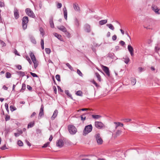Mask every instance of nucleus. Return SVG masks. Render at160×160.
<instances>
[{
    "instance_id": "9d476101",
    "label": "nucleus",
    "mask_w": 160,
    "mask_h": 160,
    "mask_svg": "<svg viewBox=\"0 0 160 160\" xmlns=\"http://www.w3.org/2000/svg\"><path fill=\"white\" fill-rule=\"evenodd\" d=\"M128 48L131 55L132 56H133L134 55V50L133 48L130 45H128Z\"/></svg>"
},
{
    "instance_id": "c03bdc74",
    "label": "nucleus",
    "mask_w": 160,
    "mask_h": 160,
    "mask_svg": "<svg viewBox=\"0 0 160 160\" xmlns=\"http://www.w3.org/2000/svg\"><path fill=\"white\" fill-rule=\"evenodd\" d=\"M77 73L80 76L82 77L83 74L82 73V72L80 71L78 69H77Z\"/></svg>"
},
{
    "instance_id": "aec40b11",
    "label": "nucleus",
    "mask_w": 160,
    "mask_h": 160,
    "mask_svg": "<svg viewBox=\"0 0 160 160\" xmlns=\"http://www.w3.org/2000/svg\"><path fill=\"white\" fill-rule=\"evenodd\" d=\"M58 111L56 109L53 114L51 118L52 120H53L54 119V118L57 117L58 113Z\"/></svg>"
},
{
    "instance_id": "1a4fd4ad",
    "label": "nucleus",
    "mask_w": 160,
    "mask_h": 160,
    "mask_svg": "<svg viewBox=\"0 0 160 160\" xmlns=\"http://www.w3.org/2000/svg\"><path fill=\"white\" fill-rule=\"evenodd\" d=\"M14 16L15 19H17L18 18H19V14L18 12V10L16 9L15 8L14 10Z\"/></svg>"
},
{
    "instance_id": "79ce46f5",
    "label": "nucleus",
    "mask_w": 160,
    "mask_h": 160,
    "mask_svg": "<svg viewBox=\"0 0 160 160\" xmlns=\"http://www.w3.org/2000/svg\"><path fill=\"white\" fill-rule=\"evenodd\" d=\"M10 110L12 112H13L16 109V108L15 107H14L13 106H11L10 107Z\"/></svg>"
},
{
    "instance_id": "473e14b6",
    "label": "nucleus",
    "mask_w": 160,
    "mask_h": 160,
    "mask_svg": "<svg viewBox=\"0 0 160 160\" xmlns=\"http://www.w3.org/2000/svg\"><path fill=\"white\" fill-rule=\"evenodd\" d=\"M39 31L40 32L42 36H43L44 35V33L43 29L41 27L39 29Z\"/></svg>"
},
{
    "instance_id": "412c9836",
    "label": "nucleus",
    "mask_w": 160,
    "mask_h": 160,
    "mask_svg": "<svg viewBox=\"0 0 160 160\" xmlns=\"http://www.w3.org/2000/svg\"><path fill=\"white\" fill-rule=\"evenodd\" d=\"M63 14L64 15V17L66 20H67V12L66 9V8L65 7L63 8Z\"/></svg>"
},
{
    "instance_id": "69168bd1",
    "label": "nucleus",
    "mask_w": 160,
    "mask_h": 160,
    "mask_svg": "<svg viewBox=\"0 0 160 160\" xmlns=\"http://www.w3.org/2000/svg\"><path fill=\"white\" fill-rule=\"evenodd\" d=\"M58 92L60 91L61 92H62L63 91L62 89L59 86H58Z\"/></svg>"
},
{
    "instance_id": "6ab92c4d",
    "label": "nucleus",
    "mask_w": 160,
    "mask_h": 160,
    "mask_svg": "<svg viewBox=\"0 0 160 160\" xmlns=\"http://www.w3.org/2000/svg\"><path fill=\"white\" fill-rule=\"evenodd\" d=\"M58 29L62 31V32H66L67 29L66 28L63 26H58Z\"/></svg>"
},
{
    "instance_id": "bf43d9fd",
    "label": "nucleus",
    "mask_w": 160,
    "mask_h": 160,
    "mask_svg": "<svg viewBox=\"0 0 160 160\" xmlns=\"http://www.w3.org/2000/svg\"><path fill=\"white\" fill-rule=\"evenodd\" d=\"M62 6V4L61 3H58L57 5V7L58 8H60Z\"/></svg>"
},
{
    "instance_id": "b1692460",
    "label": "nucleus",
    "mask_w": 160,
    "mask_h": 160,
    "mask_svg": "<svg viewBox=\"0 0 160 160\" xmlns=\"http://www.w3.org/2000/svg\"><path fill=\"white\" fill-rule=\"evenodd\" d=\"M34 125V122H30L28 125V128H31L33 127Z\"/></svg>"
},
{
    "instance_id": "052dcab7",
    "label": "nucleus",
    "mask_w": 160,
    "mask_h": 160,
    "mask_svg": "<svg viewBox=\"0 0 160 160\" xmlns=\"http://www.w3.org/2000/svg\"><path fill=\"white\" fill-rule=\"evenodd\" d=\"M117 37L116 35H114L112 36V39L113 41H115L117 39Z\"/></svg>"
},
{
    "instance_id": "c9c22d12",
    "label": "nucleus",
    "mask_w": 160,
    "mask_h": 160,
    "mask_svg": "<svg viewBox=\"0 0 160 160\" xmlns=\"http://www.w3.org/2000/svg\"><path fill=\"white\" fill-rule=\"evenodd\" d=\"M66 65L72 71L73 70L72 67L71 66V65L68 63H66Z\"/></svg>"
},
{
    "instance_id": "5701e85b",
    "label": "nucleus",
    "mask_w": 160,
    "mask_h": 160,
    "mask_svg": "<svg viewBox=\"0 0 160 160\" xmlns=\"http://www.w3.org/2000/svg\"><path fill=\"white\" fill-rule=\"evenodd\" d=\"M92 117L95 119H98L100 118L101 116L100 115H96V114H92Z\"/></svg>"
},
{
    "instance_id": "cd10ccee",
    "label": "nucleus",
    "mask_w": 160,
    "mask_h": 160,
    "mask_svg": "<svg viewBox=\"0 0 160 160\" xmlns=\"http://www.w3.org/2000/svg\"><path fill=\"white\" fill-rule=\"evenodd\" d=\"M74 23L77 27H78L79 25V22L77 18H75L74 20Z\"/></svg>"
},
{
    "instance_id": "37998d69",
    "label": "nucleus",
    "mask_w": 160,
    "mask_h": 160,
    "mask_svg": "<svg viewBox=\"0 0 160 160\" xmlns=\"http://www.w3.org/2000/svg\"><path fill=\"white\" fill-rule=\"evenodd\" d=\"M74 9L76 11H79V8L76 4H74L73 6Z\"/></svg>"
},
{
    "instance_id": "f257e3e1",
    "label": "nucleus",
    "mask_w": 160,
    "mask_h": 160,
    "mask_svg": "<svg viewBox=\"0 0 160 160\" xmlns=\"http://www.w3.org/2000/svg\"><path fill=\"white\" fill-rule=\"evenodd\" d=\"M92 127L91 124L86 126L83 131V135H86L88 134L92 131Z\"/></svg>"
},
{
    "instance_id": "49530a36",
    "label": "nucleus",
    "mask_w": 160,
    "mask_h": 160,
    "mask_svg": "<svg viewBox=\"0 0 160 160\" xmlns=\"http://www.w3.org/2000/svg\"><path fill=\"white\" fill-rule=\"evenodd\" d=\"M5 6V4L4 2L2 1H0V7H3Z\"/></svg>"
},
{
    "instance_id": "ddd939ff",
    "label": "nucleus",
    "mask_w": 160,
    "mask_h": 160,
    "mask_svg": "<svg viewBox=\"0 0 160 160\" xmlns=\"http://www.w3.org/2000/svg\"><path fill=\"white\" fill-rule=\"evenodd\" d=\"M88 113H85L80 116L81 120L82 121L84 122L86 119V115H88Z\"/></svg>"
},
{
    "instance_id": "f704fd0d",
    "label": "nucleus",
    "mask_w": 160,
    "mask_h": 160,
    "mask_svg": "<svg viewBox=\"0 0 160 160\" xmlns=\"http://www.w3.org/2000/svg\"><path fill=\"white\" fill-rule=\"evenodd\" d=\"M18 74L22 77H23L25 75L24 72L21 71H19L18 72Z\"/></svg>"
},
{
    "instance_id": "4c0bfd02",
    "label": "nucleus",
    "mask_w": 160,
    "mask_h": 160,
    "mask_svg": "<svg viewBox=\"0 0 160 160\" xmlns=\"http://www.w3.org/2000/svg\"><path fill=\"white\" fill-rule=\"evenodd\" d=\"M65 93L68 96H69V97L71 98H72V95L70 94V93H69V91L68 90H65Z\"/></svg>"
},
{
    "instance_id": "f3484780",
    "label": "nucleus",
    "mask_w": 160,
    "mask_h": 160,
    "mask_svg": "<svg viewBox=\"0 0 160 160\" xmlns=\"http://www.w3.org/2000/svg\"><path fill=\"white\" fill-rule=\"evenodd\" d=\"M114 123L115 125V129H117L118 127L119 126L122 127L123 126V124L119 122H115Z\"/></svg>"
},
{
    "instance_id": "de8ad7c7",
    "label": "nucleus",
    "mask_w": 160,
    "mask_h": 160,
    "mask_svg": "<svg viewBox=\"0 0 160 160\" xmlns=\"http://www.w3.org/2000/svg\"><path fill=\"white\" fill-rule=\"evenodd\" d=\"M56 79L59 82L60 81V76L58 75L57 74L56 76Z\"/></svg>"
},
{
    "instance_id": "72a5a7b5",
    "label": "nucleus",
    "mask_w": 160,
    "mask_h": 160,
    "mask_svg": "<svg viewBox=\"0 0 160 160\" xmlns=\"http://www.w3.org/2000/svg\"><path fill=\"white\" fill-rule=\"evenodd\" d=\"M160 48V47L159 46V45L158 44L156 45V46L155 47V49L156 52H158Z\"/></svg>"
},
{
    "instance_id": "2f4dec72",
    "label": "nucleus",
    "mask_w": 160,
    "mask_h": 160,
    "mask_svg": "<svg viewBox=\"0 0 160 160\" xmlns=\"http://www.w3.org/2000/svg\"><path fill=\"white\" fill-rule=\"evenodd\" d=\"M33 62L34 63V68H36L38 65V62L36 60V61Z\"/></svg>"
},
{
    "instance_id": "39448f33",
    "label": "nucleus",
    "mask_w": 160,
    "mask_h": 160,
    "mask_svg": "<svg viewBox=\"0 0 160 160\" xmlns=\"http://www.w3.org/2000/svg\"><path fill=\"white\" fill-rule=\"evenodd\" d=\"M26 12L27 15L30 17L34 18L35 17L33 11L29 8H27L25 10Z\"/></svg>"
},
{
    "instance_id": "a211bd4d",
    "label": "nucleus",
    "mask_w": 160,
    "mask_h": 160,
    "mask_svg": "<svg viewBox=\"0 0 160 160\" xmlns=\"http://www.w3.org/2000/svg\"><path fill=\"white\" fill-rule=\"evenodd\" d=\"M30 56L32 62L37 60L33 53L31 52H30Z\"/></svg>"
},
{
    "instance_id": "774afa93",
    "label": "nucleus",
    "mask_w": 160,
    "mask_h": 160,
    "mask_svg": "<svg viewBox=\"0 0 160 160\" xmlns=\"http://www.w3.org/2000/svg\"><path fill=\"white\" fill-rule=\"evenodd\" d=\"M17 68L19 69V70H21L22 69V66L20 65H18L17 66Z\"/></svg>"
},
{
    "instance_id": "6e6552de",
    "label": "nucleus",
    "mask_w": 160,
    "mask_h": 160,
    "mask_svg": "<svg viewBox=\"0 0 160 160\" xmlns=\"http://www.w3.org/2000/svg\"><path fill=\"white\" fill-rule=\"evenodd\" d=\"M64 144V142L62 139L58 140L56 142L57 146L60 148H62Z\"/></svg>"
},
{
    "instance_id": "13d9d810",
    "label": "nucleus",
    "mask_w": 160,
    "mask_h": 160,
    "mask_svg": "<svg viewBox=\"0 0 160 160\" xmlns=\"http://www.w3.org/2000/svg\"><path fill=\"white\" fill-rule=\"evenodd\" d=\"M10 116L7 115L6 116V117L5 118V120L6 121H7L9 120L10 119Z\"/></svg>"
},
{
    "instance_id": "603ef678",
    "label": "nucleus",
    "mask_w": 160,
    "mask_h": 160,
    "mask_svg": "<svg viewBox=\"0 0 160 160\" xmlns=\"http://www.w3.org/2000/svg\"><path fill=\"white\" fill-rule=\"evenodd\" d=\"M0 43L2 46L4 47L6 46V44L5 43V42L3 41L2 40H0Z\"/></svg>"
},
{
    "instance_id": "09e8293b",
    "label": "nucleus",
    "mask_w": 160,
    "mask_h": 160,
    "mask_svg": "<svg viewBox=\"0 0 160 160\" xmlns=\"http://www.w3.org/2000/svg\"><path fill=\"white\" fill-rule=\"evenodd\" d=\"M123 120L125 122H130L131 121V119L129 118H125L123 119Z\"/></svg>"
},
{
    "instance_id": "c85d7f7f",
    "label": "nucleus",
    "mask_w": 160,
    "mask_h": 160,
    "mask_svg": "<svg viewBox=\"0 0 160 160\" xmlns=\"http://www.w3.org/2000/svg\"><path fill=\"white\" fill-rule=\"evenodd\" d=\"M95 75L96 77L98 78V80L100 82L101 81V77L99 74L98 72H96Z\"/></svg>"
},
{
    "instance_id": "f03ea898",
    "label": "nucleus",
    "mask_w": 160,
    "mask_h": 160,
    "mask_svg": "<svg viewBox=\"0 0 160 160\" xmlns=\"http://www.w3.org/2000/svg\"><path fill=\"white\" fill-rule=\"evenodd\" d=\"M68 129L70 133L71 134H75L77 132V129L75 127L72 125H70L68 126Z\"/></svg>"
},
{
    "instance_id": "0eeeda50",
    "label": "nucleus",
    "mask_w": 160,
    "mask_h": 160,
    "mask_svg": "<svg viewBox=\"0 0 160 160\" xmlns=\"http://www.w3.org/2000/svg\"><path fill=\"white\" fill-rule=\"evenodd\" d=\"M95 125L97 128L100 129L102 128L104 126V124L101 122L96 121L95 122Z\"/></svg>"
},
{
    "instance_id": "5fc2aeb1",
    "label": "nucleus",
    "mask_w": 160,
    "mask_h": 160,
    "mask_svg": "<svg viewBox=\"0 0 160 160\" xmlns=\"http://www.w3.org/2000/svg\"><path fill=\"white\" fill-rule=\"evenodd\" d=\"M64 32L65 33V34L67 37H70V34L67 31V30H66V32Z\"/></svg>"
},
{
    "instance_id": "dca6fc26",
    "label": "nucleus",
    "mask_w": 160,
    "mask_h": 160,
    "mask_svg": "<svg viewBox=\"0 0 160 160\" xmlns=\"http://www.w3.org/2000/svg\"><path fill=\"white\" fill-rule=\"evenodd\" d=\"M53 35L61 41H63V39L62 36L60 35L57 33H53Z\"/></svg>"
},
{
    "instance_id": "c756f323",
    "label": "nucleus",
    "mask_w": 160,
    "mask_h": 160,
    "mask_svg": "<svg viewBox=\"0 0 160 160\" xmlns=\"http://www.w3.org/2000/svg\"><path fill=\"white\" fill-rule=\"evenodd\" d=\"M76 94L77 96H82V92L81 91L79 90L76 92Z\"/></svg>"
},
{
    "instance_id": "9b49d317",
    "label": "nucleus",
    "mask_w": 160,
    "mask_h": 160,
    "mask_svg": "<svg viewBox=\"0 0 160 160\" xmlns=\"http://www.w3.org/2000/svg\"><path fill=\"white\" fill-rule=\"evenodd\" d=\"M152 9L154 11V12L160 14V13L159 12V11L160 10L157 6L155 5H153L152 7Z\"/></svg>"
},
{
    "instance_id": "a18cd8bd",
    "label": "nucleus",
    "mask_w": 160,
    "mask_h": 160,
    "mask_svg": "<svg viewBox=\"0 0 160 160\" xmlns=\"http://www.w3.org/2000/svg\"><path fill=\"white\" fill-rule=\"evenodd\" d=\"M45 51L46 53L48 54H50L51 52L50 49L48 48H46L45 49Z\"/></svg>"
},
{
    "instance_id": "e433bc0d",
    "label": "nucleus",
    "mask_w": 160,
    "mask_h": 160,
    "mask_svg": "<svg viewBox=\"0 0 160 160\" xmlns=\"http://www.w3.org/2000/svg\"><path fill=\"white\" fill-rule=\"evenodd\" d=\"M26 84L24 83H23L22 84V88L21 90V91L24 90L26 89Z\"/></svg>"
},
{
    "instance_id": "f8f14e48",
    "label": "nucleus",
    "mask_w": 160,
    "mask_h": 160,
    "mask_svg": "<svg viewBox=\"0 0 160 160\" xmlns=\"http://www.w3.org/2000/svg\"><path fill=\"white\" fill-rule=\"evenodd\" d=\"M85 30L88 32H89L91 31V28L89 25L86 24L84 26Z\"/></svg>"
},
{
    "instance_id": "58836bf2",
    "label": "nucleus",
    "mask_w": 160,
    "mask_h": 160,
    "mask_svg": "<svg viewBox=\"0 0 160 160\" xmlns=\"http://www.w3.org/2000/svg\"><path fill=\"white\" fill-rule=\"evenodd\" d=\"M108 56L111 58H113L114 57V54L113 53H108Z\"/></svg>"
},
{
    "instance_id": "a878e982",
    "label": "nucleus",
    "mask_w": 160,
    "mask_h": 160,
    "mask_svg": "<svg viewBox=\"0 0 160 160\" xmlns=\"http://www.w3.org/2000/svg\"><path fill=\"white\" fill-rule=\"evenodd\" d=\"M122 132V131L121 130H117L115 133V137H117V136L120 135L121 134Z\"/></svg>"
},
{
    "instance_id": "a19ab883",
    "label": "nucleus",
    "mask_w": 160,
    "mask_h": 160,
    "mask_svg": "<svg viewBox=\"0 0 160 160\" xmlns=\"http://www.w3.org/2000/svg\"><path fill=\"white\" fill-rule=\"evenodd\" d=\"M18 144L19 146H22L23 145V142L20 140L18 141Z\"/></svg>"
},
{
    "instance_id": "6e6d98bb",
    "label": "nucleus",
    "mask_w": 160,
    "mask_h": 160,
    "mask_svg": "<svg viewBox=\"0 0 160 160\" xmlns=\"http://www.w3.org/2000/svg\"><path fill=\"white\" fill-rule=\"evenodd\" d=\"M5 108H6V109L7 111L8 112H9V109H8V104L7 103H5Z\"/></svg>"
},
{
    "instance_id": "e2e57ef3",
    "label": "nucleus",
    "mask_w": 160,
    "mask_h": 160,
    "mask_svg": "<svg viewBox=\"0 0 160 160\" xmlns=\"http://www.w3.org/2000/svg\"><path fill=\"white\" fill-rule=\"evenodd\" d=\"M27 88L30 91H31L32 89V88L29 85H27Z\"/></svg>"
},
{
    "instance_id": "ea45409f",
    "label": "nucleus",
    "mask_w": 160,
    "mask_h": 160,
    "mask_svg": "<svg viewBox=\"0 0 160 160\" xmlns=\"http://www.w3.org/2000/svg\"><path fill=\"white\" fill-rule=\"evenodd\" d=\"M6 77L7 78H9L11 77V74L9 72H7L6 74Z\"/></svg>"
},
{
    "instance_id": "2eb2a0df",
    "label": "nucleus",
    "mask_w": 160,
    "mask_h": 160,
    "mask_svg": "<svg viewBox=\"0 0 160 160\" xmlns=\"http://www.w3.org/2000/svg\"><path fill=\"white\" fill-rule=\"evenodd\" d=\"M29 38L33 44H36V41L33 36L31 35H29Z\"/></svg>"
},
{
    "instance_id": "680f3d73",
    "label": "nucleus",
    "mask_w": 160,
    "mask_h": 160,
    "mask_svg": "<svg viewBox=\"0 0 160 160\" xmlns=\"http://www.w3.org/2000/svg\"><path fill=\"white\" fill-rule=\"evenodd\" d=\"M14 53L15 54L17 55L18 56H20V54H19V53L18 52V51L16 49H14Z\"/></svg>"
},
{
    "instance_id": "393cba45",
    "label": "nucleus",
    "mask_w": 160,
    "mask_h": 160,
    "mask_svg": "<svg viewBox=\"0 0 160 160\" xmlns=\"http://www.w3.org/2000/svg\"><path fill=\"white\" fill-rule=\"evenodd\" d=\"M106 26L108 27L110 29L112 30H113L114 29V27L111 24H107Z\"/></svg>"
},
{
    "instance_id": "20e7f679",
    "label": "nucleus",
    "mask_w": 160,
    "mask_h": 160,
    "mask_svg": "<svg viewBox=\"0 0 160 160\" xmlns=\"http://www.w3.org/2000/svg\"><path fill=\"white\" fill-rule=\"evenodd\" d=\"M95 137L98 145L101 144L103 142V140L100 136V134L98 133L95 135Z\"/></svg>"
},
{
    "instance_id": "0e129e2a",
    "label": "nucleus",
    "mask_w": 160,
    "mask_h": 160,
    "mask_svg": "<svg viewBox=\"0 0 160 160\" xmlns=\"http://www.w3.org/2000/svg\"><path fill=\"white\" fill-rule=\"evenodd\" d=\"M119 43L121 44L122 46H123L125 44V42L122 41H120L119 42Z\"/></svg>"
},
{
    "instance_id": "423d86ee",
    "label": "nucleus",
    "mask_w": 160,
    "mask_h": 160,
    "mask_svg": "<svg viewBox=\"0 0 160 160\" xmlns=\"http://www.w3.org/2000/svg\"><path fill=\"white\" fill-rule=\"evenodd\" d=\"M101 67L102 70L106 74L107 76L108 77H109L110 76V74L109 68L108 67L103 65H102Z\"/></svg>"
},
{
    "instance_id": "3c124183",
    "label": "nucleus",
    "mask_w": 160,
    "mask_h": 160,
    "mask_svg": "<svg viewBox=\"0 0 160 160\" xmlns=\"http://www.w3.org/2000/svg\"><path fill=\"white\" fill-rule=\"evenodd\" d=\"M49 143H50V142H48L47 143H45V144H44L43 146H42V147L43 148H46L49 144Z\"/></svg>"
},
{
    "instance_id": "bb28decb",
    "label": "nucleus",
    "mask_w": 160,
    "mask_h": 160,
    "mask_svg": "<svg viewBox=\"0 0 160 160\" xmlns=\"http://www.w3.org/2000/svg\"><path fill=\"white\" fill-rule=\"evenodd\" d=\"M131 84L132 85H134L135 84L136 82V80L135 78H132L131 79Z\"/></svg>"
},
{
    "instance_id": "8fccbe9b",
    "label": "nucleus",
    "mask_w": 160,
    "mask_h": 160,
    "mask_svg": "<svg viewBox=\"0 0 160 160\" xmlns=\"http://www.w3.org/2000/svg\"><path fill=\"white\" fill-rule=\"evenodd\" d=\"M124 59H125V60H124V62H125V63H126L127 64L130 61L129 58H125Z\"/></svg>"
},
{
    "instance_id": "4be33fe9",
    "label": "nucleus",
    "mask_w": 160,
    "mask_h": 160,
    "mask_svg": "<svg viewBox=\"0 0 160 160\" xmlns=\"http://www.w3.org/2000/svg\"><path fill=\"white\" fill-rule=\"evenodd\" d=\"M107 22V20H101L99 22V23L100 25H102L105 24Z\"/></svg>"
},
{
    "instance_id": "7c9ffc66",
    "label": "nucleus",
    "mask_w": 160,
    "mask_h": 160,
    "mask_svg": "<svg viewBox=\"0 0 160 160\" xmlns=\"http://www.w3.org/2000/svg\"><path fill=\"white\" fill-rule=\"evenodd\" d=\"M50 25L52 28L54 27V25L52 19H51L49 21Z\"/></svg>"
},
{
    "instance_id": "4468645a",
    "label": "nucleus",
    "mask_w": 160,
    "mask_h": 160,
    "mask_svg": "<svg viewBox=\"0 0 160 160\" xmlns=\"http://www.w3.org/2000/svg\"><path fill=\"white\" fill-rule=\"evenodd\" d=\"M44 107L43 105H42L40 110L39 113V116L41 117L44 114Z\"/></svg>"
},
{
    "instance_id": "338daca9",
    "label": "nucleus",
    "mask_w": 160,
    "mask_h": 160,
    "mask_svg": "<svg viewBox=\"0 0 160 160\" xmlns=\"http://www.w3.org/2000/svg\"><path fill=\"white\" fill-rule=\"evenodd\" d=\"M25 141L28 145L29 146H31V144L28 140H26Z\"/></svg>"
},
{
    "instance_id": "4d7b16f0",
    "label": "nucleus",
    "mask_w": 160,
    "mask_h": 160,
    "mask_svg": "<svg viewBox=\"0 0 160 160\" xmlns=\"http://www.w3.org/2000/svg\"><path fill=\"white\" fill-rule=\"evenodd\" d=\"M30 73L31 75L33 77H37L38 75L35 73H32V72H30Z\"/></svg>"
},
{
    "instance_id": "7ed1b4c3",
    "label": "nucleus",
    "mask_w": 160,
    "mask_h": 160,
    "mask_svg": "<svg viewBox=\"0 0 160 160\" xmlns=\"http://www.w3.org/2000/svg\"><path fill=\"white\" fill-rule=\"evenodd\" d=\"M28 22V18L27 16L24 17L22 18V26L23 29L25 30L27 28V24Z\"/></svg>"
},
{
    "instance_id": "864d4df0",
    "label": "nucleus",
    "mask_w": 160,
    "mask_h": 160,
    "mask_svg": "<svg viewBox=\"0 0 160 160\" xmlns=\"http://www.w3.org/2000/svg\"><path fill=\"white\" fill-rule=\"evenodd\" d=\"M0 149L2 150H4L6 149H7L8 148L6 147V145H4L3 146L1 147Z\"/></svg>"
}]
</instances>
